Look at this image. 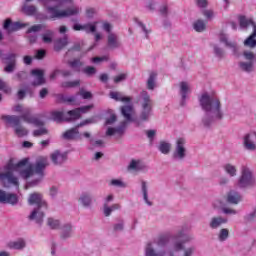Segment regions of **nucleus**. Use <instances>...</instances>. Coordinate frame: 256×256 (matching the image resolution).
<instances>
[{"mask_svg": "<svg viewBox=\"0 0 256 256\" xmlns=\"http://www.w3.org/2000/svg\"><path fill=\"white\" fill-rule=\"evenodd\" d=\"M47 165H49L47 157L38 158L35 165L29 163V158H24L18 163H14L11 159L0 171V184L4 189H11V187L19 189V176H17V173L22 179H29L36 173L38 178L30 182V185H38L45 175L43 172Z\"/></svg>", "mask_w": 256, "mask_h": 256, "instance_id": "f257e3e1", "label": "nucleus"}, {"mask_svg": "<svg viewBox=\"0 0 256 256\" xmlns=\"http://www.w3.org/2000/svg\"><path fill=\"white\" fill-rule=\"evenodd\" d=\"M186 143L187 142L184 138L177 139L176 147L173 152V159H175V161H183V159L187 157V147H185Z\"/></svg>", "mask_w": 256, "mask_h": 256, "instance_id": "9b49d317", "label": "nucleus"}, {"mask_svg": "<svg viewBox=\"0 0 256 256\" xmlns=\"http://www.w3.org/2000/svg\"><path fill=\"white\" fill-rule=\"evenodd\" d=\"M158 149L163 155H169L171 152V144L165 141L160 142Z\"/></svg>", "mask_w": 256, "mask_h": 256, "instance_id": "a19ab883", "label": "nucleus"}, {"mask_svg": "<svg viewBox=\"0 0 256 256\" xmlns=\"http://www.w3.org/2000/svg\"><path fill=\"white\" fill-rule=\"evenodd\" d=\"M83 31H85V33H95L97 31V22L84 24Z\"/></svg>", "mask_w": 256, "mask_h": 256, "instance_id": "a18cd8bd", "label": "nucleus"}, {"mask_svg": "<svg viewBox=\"0 0 256 256\" xmlns=\"http://www.w3.org/2000/svg\"><path fill=\"white\" fill-rule=\"evenodd\" d=\"M195 239L193 234H186L182 241H176L171 247H167V239L159 238L149 242L144 248V256H175V253L182 251V256H193L197 248L195 245H185Z\"/></svg>", "mask_w": 256, "mask_h": 256, "instance_id": "f03ea898", "label": "nucleus"}, {"mask_svg": "<svg viewBox=\"0 0 256 256\" xmlns=\"http://www.w3.org/2000/svg\"><path fill=\"white\" fill-rule=\"evenodd\" d=\"M141 192L143 195V200L148 205V207H151L153 205V202L149 200V186L147 185V182L141 181Z\"/></svg>", "mask_w": 256, "mask_h": 256, "instance_id": "393cba45", "label": "nucleus"}, {"mask_svg": "<svg viewBox=\"0 0 256 256\" xmlns=\"http://www.w3.org/2000/svg\"><path fill=\"white\" fill-rule=\"evenodd\" d=\"M109 113L110 117L106 119L105 125H113V123L117 121V116L115 115V113H113V111H109Z\"/></svg>", "mask_w": 256, "mask_h": 256, "instance_id": "6e6d98bb", "label": "nucleus"}, {"mask_svg": "<svg viewBox=\"0 0 256 256\" xmlns=\"http://www.w3.org/2000/svg\"><path fill=\"white\" fill-rule=\"evenodd\" d=\"M242 145L246 151H256V132L251 131L242 138Z\"/></svg>", "mask_w": 256, "mask_h": 256, "instance_id": "f8f14e48", "label": "nucleus"}, {"mask_svg": "<svg viewBox=\"0 0 256 256\" xmlns=\"http://www.w3.org/2000/svg\"><path fill=\"white\" fill-rule=\"evenodd\" d=\"M0 203L2 205L17 207V205H21V198L16 193L7 192L3 188H0Z\"/></svg>", "mask_w": 256, "mask_h": 256, "instance_id": "9d476101", "label": "nucleus"}, {"mask_svg": "<svg viewBox=\"0 0 256 256\" xmlns=\"http://www.w3.org/2000/svg\"><path fill=\"white\" fill-rule=\"evenodd\" d=\"M62 87H64L65 89H68L71 87H79V80L63 82Z\"/></svg>", "mask_w": 256, "mask_h": 256, "instance_id": "09e8293b", "label": "nucleus"}, {"mask_svg": "<svg viewBox=\"0 0 256 256\" xmlns=\"http://www.w3.org/2000/svg\"><path fill=\"white\" fill-rule=\"evenodd\" d=\"M97 15V10L95 8H86V17L88 19H93Z\"/></svg>", "mask_w": 256, "mask_h": 256, "instance_id": "5fc2aeb1", "label": "nucleus"}, {"mask_svg": "<svg viewBox=\"0 0 256 256\" xmlns=\"http://www.w3.org/2000/svg\"><path fill=\"white\" fill-rule=\"evenodd\" d=\"M197 7H200V9H203L209 5V2L207 0H196Z\"/></svg>", "mask_w": 256, "mask_h": 256, "instance_id": "338daca9", "label": "nucleus"}, {"mask_svg": "<svg viewBox=\"0 0 256 256\" xmlns=\"http://www.w3.org/2000/svg\"><path fill=\"white\" fill-rule=\"evenodd\" d=\"M255 219H256V208L254 209V211L250 212L245 216V221H247L248 223H251V221H255Z\"/></svg>", "mask_w": 256, "mask_h": 256, "instance_id": "052dcab7", "label": "nucleus"}, {"mask_svg": "<svg viewBox=\"0 0 256 256\" xmlns=\"http://www.w3.org/2000/svg\"><path fill=\"white\" fill-rule=\"evenodd\" d=\"M0 91H3L4 93H11V87L7 85L3 80H0Z\"/></svg>", "mask_w": 256, "mask_h": 256, "instance_id": "13d9d810", "label": "nucleus"}, {"mask_svg": "<svg viewBox=\"0 0 256 256\" xmlns=\"http://www.w3.org/2000/svg\"><path fill=\"white\" fill-rule=\"evenodd\" d=\"M12 110L14 111V113H20V116L4 115L2 116V120L8 123V125H11L13 129L21 125V120L24 121V123L34 125L35 127H43L45 125V123L41 119L31 114V108L29 107H24L21 104H17L12 108Z\"/></svg>", "mask_w": 256, "mask_h": 256, "instance_id": "20e7f679", "label": "nucleus"}, {"mask_svg": "<svg viewBox=\"0 0 256 256\" xmlns=\"http://www.w3.org/2000/svg\"><path fill=\"white\" fill-rule=\"evenodd\" d=\"M213 49H214V55L218 57V59H223V57H225V50H223V48H221L219 44H214Z\"/></svg>", "mask_w": 256, "mask_h": 256, "instance_id": "49530a36", "label": "nucleus"}, {"mask_svg": "<svg viewBox=\"0 0 256 256\" xmlns=\"http://www.w3.org/2000/svg\"><path fill=\"white\" fill-rule=\"evenodd\" d=\"M239 25L240 29H247V27H252V34L244 41L245 47H250V49H254L256 47V23L252 18H248L245 16L239 17Z\"/></svg>", "mask_w": 256, "mask_h": 256, "instance_id": "1a4fd4ad", "label": "nucleus"}, {"mask_svg": "<svg viewBox=\"0 0 256 256\" xmlns=\"http://www.w3.org/2000/svg\"><path fill=\"white\" fill-rule=\"evenodd\" d=\"M89 123H93V120H84L80 124H78L75 128L67 130L63 134L64 139H81V134L79 133V127H85V125H89Z\"/></svg>", "mask_w": 256, "mask_h": 256, "instance_id": "ddd939ff", "label": "nucleus"}, {"mask_svg": "<svg viewBox=\"0 0 256 256\" xmlns=\"http://www.w3.org/2000/svg\"><path fill=\"white\" fill-rule=\"evenodd\" d=\"M68 43H69V41H68L67 36L57 39L54 43L55 51H61V49H63Z\"/></svg>", "mask_w": 256, "mask_h": 256, "instance_id": "c9c22d12", "label": "nucleus"}, {"mask_svg": "<svg viewBox=\"0 0 256 256\" xmlns=\"http://www.w3.org/2000/svg\"><path fill=\"white\" fill-rule=\"evenodd\" d=\"M91 109H93V105L82 106L74 110H69L67 113L54 111L52 112V119L56 121V123H61L62 121L72 123L73 121H77V119H81V114L87 113L91 111Z\"/></svg>", "mask_w": 256, "mask_h": 256, "instance_id": "423d86ee", "label": "nucleus"}, {"mask_svg": "<svg viewBox=\"0 0 256 256\" xmlns=\"http://www.w3.org/2000/svg\"><path fill=\"white\" fill-rule=\"evenodd\" d=\"M113 229L116 232L123 231L125 229V221L118 220V222L114 224Z\"/></svg>", "mask_w": 256, "mask_h": 256, "instance_id": "8fccbe9b", "label": "nucleus"}, {"mask_svg": "<svg viewBox=\"0 0 256 256\" xmlns=\"http://www.w3.org/2000/svg\"><path fill=\"white\" fill-rule=\"evenodd\" d=\"M43 27H44L43 24H36L27 30L26 33L28 35L27 37H28L29 43L37 42V33H39V31H41V29H43Z\"/></svg>", "mask_w": 256, "mask_h": 256, "instance_id": "f3484780", "label": "nucleus"}, {"mask_svg": "<svg viewBox=\"0 0 256 256\" xmlns=\"http://www.w3.org/2000/svg\"><path fill=\"white\" fill-rule=\"evenodd\" d=\"M69 67L73 69L74 71H81V67H83V62L79 59H74L68 62Z\"/></svg>", "mask_w": 256, "mask_h": 256, "instance_id": "37998d69", "label": "nucleus"}, {"mask_svg": "<svg viewBox=\"0 0 256 256\" xmlns=\"http://www.w3.org/2000/svg\"><path fill=\"white\" fill-rule=\"evenodd\" d=\"M28 203L29 205H36V208L31 212L28 219L41 225L43 223V217H45L44 211L47 209V202L43 200V195L37 192L30 194Z\"/></svg>", "mask_w": 256, "mask_h": 256, "instance_id": "39448f33", "label": "nucleus"}, {"mask_svg": "<svg viewBox=\"0 0 256 256\" xmlns=\"http://www.w3.org/2000/svg\"><path fill=\"white\" fill-rule=\"evenodd\" d=\"M22 13L25 15H28L30 17H33L37 14V7L35 5H27L24 4L21 8Z\"/></svg>", "mask_w": 256, "mask_h": 256, "instance_id": "473e14b6", "label": "nucleus"}, {"mask_svg": "<svg viewBox=\"0 0 256 256\" xmlns=\"http://www.w3.org/2000/svg\"><path fill=\"white\" fill-rule=\"evenodd\" d=\"M121 113L126 121H132L131 116L134 113L133 105H126L121 107Z\"/></svg>", "mask_w": 256, "mask_h": 256, "instance_id": "c756f323", "label": "nucleus"}, {"mask_svg": "<svg viewBox=\"0 0 256 256\" xmlns=\"http://www.w3.org/2000/svg\"><path fill=\"white\" fill-rule=\"evenodd\" d=\"M82 71L88 76L95 75V73H97V69H95L93 66H87Z\"/></svg>", "mask_w": 256, "mask_h": 256, "instance_id": "603ef678", "label": "nucleus"}, {"mask_svg": "<svg viewBox=\"0 0 256 256\" xmlns=\"http://www.w3.org/2000/svg\"><path fill=\"white\" fill-rule=\"evenodd\" d=\"M201 109L205 112L202 117V125L206 129L213 127L217 121L223 119V111L221 110V100L214 92H204L199 98Z\"/></svg>", "mask_w": 256, "mask_h": 256, "instance_id": "7ed1b4c3", "label": "nucleus"}, {"mask_svg": "<svg viewBox=\"0 0 256 256\" xmlns=\"http://www.w3.org/2000/svg\"><path fill=\"white\" fill-rule=\"evenodd\" d=\"M238 67L240 71H243L244 73H253V71H255V64L253 61H240L238 63Z\"/></svg>", "mask_w": 256, "mask_h": 256, "instance_id": "a878e982", "label": "nucleus"}, {"mask_svg": "<svg viewBox=\"0 0 256 256\" xmlns=\"http://www.w3.org/2000/svg\"><path fill=\"white\" fill-rule=\"evenodd\" d=\"M31 75L32 77H34L32 85L38 86V85H43L45 83L43 70L34 69L31 71Z\"/></svg>", "mask_w": 256, "mask_h": 256, "instance_id": "412c9836", "label": "nucleus"}, {"mask_svg": "<svg viewBox=\"0 0 256 256\" xmlns=\"http://www.w3.org/2000/svg\"><path fill=\"white\" fill-rule=\"evenodd\" d=\"M48 131L46 128H40L38 130L33 131V136L34 137H41V135H47Z\"/></svg>", "mask_w": 256, "mask_h": 256, "instance_id": "bf43d9fd", "label": "nucleus"}, {"mask_svg": "<svg viewBox=\"0 0 256 256\" xmlns=\"http://www.w3.org/2000/svg\"><path fill=\"white\" fill-rule=\"evenodd\" d=\"M243 201V196H241V193L230 190L227 194V202L230 203V205H239Z\"/></svg>", "mask_w": 256, "mask_h": 256, "instance_id": "aec40b11", "label": "nucleus"}, {"mask_svg": "<svg viewBox=\"0 0 256 256\" xmlns=\"http://www.w3.org/2000/svg\"><path fill=\"white\" fill-rule=\"evenodd\" d=\"M102 29H103V31H106V33H109V35H111L113 25H111V23H109V22H104L102 24Z\"/></svg>", "mask_w": 256, "mask_h": 256, "instance_id": "680f3d73", "label": "nucleus"}, {"mask_svg": "<svg viewBox=\"0 0 256 256\" xmlns=\"http://www.w3.org/2000/svg\"><path fill=\"white\" fill-rule=\"evenodd\" d=\"M193 29L196 30L197 33H203V31H205V29H207V24L205 23V21L199 19L196 20L193 23Z\"/></svg>", "mask_w": 256, "mask_h": 256, "instance_id": "4c0bfd02", "label": "nucleus"}, {"mask_svg": "<svg viewBox=\"0 0 256 256\" xmlns=\"http://www.w3.org/2000/svg\"><path fill=\"white\" fill-rule=\"evenodd\" d=\"M243 57L246 61H253L255 59V54L252 51L245 50L243 52Z\"/></svg>", "mask_w": 256, "mask_h": 256, "instance_id": "864d4df0", "label": "nucleus"}, {"mask_svg": "<svg viewBox=\"0 0 256 256\" xmlns=\"http://www.w3.org/2000/svg\"><path fill=\"white\" fill-rule=\"evenodd\" d=\"M55 38V32L52 30H46L44 33L41 34L42 42L46 45L53 43V39Z\"/></svg>", "mask_w": 256, "mask_h": 256, "instance_id": "7c9ffc66", "label": "nucleus"}, {"mask_svg": "<svg viewBox=\"0 0 256 256\" xmlns=\"http://www.w3.org/2000/svg\"><path fill=\"white\" fill-rule=\"evenodd\" d=\"M256 185V178L253 169L248 165H242L240 168V176L237 180L238 189H253Z\"/></svg>", "mask_w": 256, "mask_h": 256, "instance_id": "0eeeda50", "label": "nucleus"}, {"mask_svg": "<svg viewBox=\"0 0 256 256\" xmlns=\"http://www.w3.org/2000/svg\"><path fill=\"white\" fill-rule=\"evenodd\" d=\"M139 103L141 107L140 121H149L153 117V99L147 90L140 92Z\"/></svg>", "mask_w": 256, "mask_h": 256, "instance_id": "6e6552de", "label": "nucleus"}, {"mask_svg": "<svg viewBox=\"0 0 256 256\" xmlns=\"http://www.w3.org/2000/svg\"><path fill=\"white\" fill-rule=\"evenodd\" d=\"M28 25L29 23L13 22L11 18H7L3 23V29L7 31V33H14V31H19V29L28 27Z\"/></svg>", "mask_w": 256, "mask_h": 256, "instance_id": "2eb2a0df", "label": "nucleus"}, {"mask_svg": "<svg viewBox=\"0 0 256 256\" xmlns=\"http://www.w3.org/2000/svg\"><path fill=\"white\" fill-rule=\"evenodd\" d=\"M223 169L225 173L230 177H237V166L231 163H226L223 165Z\"/></svg>", "mask_w": 256, "mask_h": 256, "instance_id": "f704fd0d", "label": "nucleus"}, {"mask_svg": "<svg viewBox=\"0 0 256 256\" xmlns=\"http://www.w3.org/2000/svg\"><path fill=\"white\" fill-rule=\"evenodd\" d=\"M16 58L17 54L15 53H10L4 58V61H6L7 63V66L4 68V71L6 73H13V71L15 70Z\"/></svg>", "mask_w": 256, "mask_h": 256, "instance_id": "6ab92c4d", "label": "nucleus"}, {"mask_svg": "<svg viewBox=\"0 0 256 256\" xmlns=\"http://www.w3.org/2000/svg\"><path fill=\"white\" fill-rule=\"evenodd\" d=\"M34 16H36V19H38V21H47V19H57V18H51V14H49V13L43 14V13L36 12V14Z\"/></svg>", "mask_w": 256, "mask_h": 256, "instance_id": "3c124183", "label": "nucleus"}, {"mask_svg": "<svg viewBox=\"0 0 256 256\" xmlns=\"http://www.w3.org/2000/svg\"><path fill=\"white\" fill-rule=\"evenodd\" d=\"M61 239H71L73 237V225L66 223L61 227Z\"/></svg>", "mask_w": 256, "mask_h": 256, "instance_id": "5701e85b", "label": "nucleus"}, {"mask_svg": "<svg viewBox=\"0 0 256 256\" xmlns=\"http://www.w3.org/2000/svg\"><path fill=\"white\" fill-rule=\"evenodd\" d=\"M157 88V72H151L146 81V89L148 91H155Z\"/></svg>", "mask_w": 256, "mask_h": 256, "instance_id": "b1692460", "label": "nucleus"}, {"mask_svg": "<svg viewBox=\"0 0 256 256\" xmlns=\"http://www.w3.org/2000/svg\"><path fill=\"white\" fill-rule=\"evenodd\" d=\"M144 169H146V166L141 160H132L128 165L129 171H144Z\"/></svg>", "mask_w": 256, "mask_h": 256, "instance_id": "c85d7f7f", "label": "nucleus"}, {"mask_svg": "<svg viewBox=\"0 0 256 256\" xmlns=\"http://www.w3.org/2000/svg\"><path fill=\"white\" fill-rule=\"evenodd\" d=\"M93 201V198L90 196V194L84 193L79 198V203L83 205V207H91V203Z\"/></svg>", "mask_w": 256, "mask_h": 256, "instance_id": "e433bc0d", "label": "nucleus"}, {"mask_svg": "<svg viewBox=\"0 0 256 256\" xmlns=\"http://www.w3.org/2000/svg\"><path fill=\"white\" fill-rule=\"evenodd\" d=\"M125 129H127V121H122L118 127H108L106 131L107 137H115V139H121L125 135Z\"/></svg>", "mask_w": 256, "mask_h": 256, "instance_id": "4468645a", "label": "nucleus"}, {"mask_svg": "<svg viewBox=\"0 0 256 256\" xmlns=\"http://www.w3.org/2000/svg\"><path fill=\"white\" fill-rule=\"evenodd\" d=\"M120 46L119 38L115 34L110 33L108 35V47H110V49H117Z\"/></svg>", "mask_w": 256, "mask_h": 256, "instance_id": "2f4dec72", "label": "nucleus"}, {"mask_svg": "<svg viewBox=\"0 0 256 256\" xmlns=\"http://www.w3.org/2000/svg\"><path fill=\"white\" fill-rule=\"evenodd\" d=\"M110 98L114 99V101H121L122 103H131V97L124 96L121 92H110Z\"/></svg>", "mask_w": 256, "mask_h": 256, "instance_id": "cd10ccee", "label": "nucleus"}, {"mask_svg": "<svg viewBox=\"0 0 256 256\" xmlns=\"http://www.w3.org/2000/svg\"><path fill=\"white\" fill-rule=\"evenodd\" d=\"M227 223V219L218 216V217H212L209 222L210 229H218V227H221V225H225Z\"/></svg>", "mask_w": 256, "mask_h": 256, "instance_id": "bb28decb", "label": "nucleus"}, {"mask_svg": "<svg viewBox=\"0 0 256 256\" xmlns=\"http://www.w3.org/2000/svg\"><path fill=\"white\" fill-rule=\"evenodd\" d=\"M14 132H15V135H17V137H25L29 135V130H27V128H25L21 124H18V126L14 128Z\"/></svg>", "mask_w": 256, "mask_h": 256, "instance_id": "ea45409f", "label": "nucleus"}, {"mask_svg": "<svg viewBox=\"0 0 256 256\" xmlns=\"http://www.w3.org/2000/svg\"><path fill=\"white\" fill-rule=\"evenodd\" d=\"M218 39L221 43L225 45L228 49H231V51L236 55L237 51H239V47L237 46V43L229 40V36L227 34L220 32L218 34Z\"/></svg>", "mask_w": 256, "mask_h": 256, "instance_id": "dca6fc26", "label": "nucleus"}, {"mask_svg": "<svg viewBox=\"0 0 256 256\" xmlns=\"http://www.w3.org/2000/svg\"><path fill=\"white\" fill-rule=\"evenodd\" d=\"M191 93V85L187 82L180 83V95L182 97L181 105H185V101H187V95Z\"/></svg>", "mask_w": 256, "mask_h": 256, "instance_id": "4be33fe9", "label": "nucleus"}, {"mask_svg": "<svg viewBox=\"0 0 256 256\" xmlns=\"http://www.w3.org/2000/svg\"><path fill=\"white\" fill-rule=\"evenodd\" d=\"M126 79H127V74L122 73L114 77V83H121V81H125Z\"/></svg>", "mask_w": 256, "mask_h": 256, "instance_id": "0e129e2a", "label": "nucleus"}, {"mask_svg": "<svg viewBox=\"0 0 256 256\" xmlns=\"http://www.w3.org/2000/svg\"><path fill=\"white\" fill-rule=\"evenodd\" d=\"M121 209V205L119 204H112L111 206L109 205H103V213L105 217H111V213L113 211H119Z\"/></svg>", "mask_w": 256, "mask_h": 256, "instance_id": "72a5a7b5", "label": "nucleus"}, {"mask_svg": "<svg viewBox=\"0 0 256 256\" xmlns=\"http://www.w3.org/2000/svg\"><path fill=\"white\" fill-rule=\"evenodd\" d=\"M109 185L110 187H118L119 189H125V187H127V183L121 178L110 180Z\"/></svg>", "mask_w": 256, "mask_h": 256, "instance_id": "79ce46f5", "label": "nucleus"}, {"mask_svg": "<svg viewBox=\"0 0 256 256\" xmlns=\"http://www.w3.org/2000/svg\"><path fill=\"white\" fill-rule=\"evenodd\" d=\"M202 13L208 21L215 18V12L213 10H204Z\"/></svg>", "mask_w": 256, "mask_h": 256, "instance_id": "4d7b16f0", "label": "nucleus"}, {"mask_svg": "<svg viewBox=\"0 0 256 256\" xmlns=\"http://www.w3.org/2000/svg\"><path fill=\"white\" fill-rule=\"evenodd\" d=\"M47 225L50 229H61V222L55 218H48Z\"/></svg>", "mask_w": 256, "mask_h": 256, "instance_id": "c03bdc74", "label": "nucleus"}, {"mask_svg": "<svg viewBox=\"0 0 256 256\" xmlns=\"http://www.w3.org/2000/svg\"><path fill=\"white\" fill-rule=\"evenodd\" d=\"M79 95H81L83 99H91L92 97L91 92H87L85 90H80Z\"/></svg>", "mask_w": 256, "mask_h": 256, "instance_id": "774afa93", "label": "nucleus"}, {"mask_svg": "<svg viewBox=\"0 0 256 256\" xmlns=\"http://www.w3.org/2000/svg\"><path fill=\"white\" fill-rule=\"evenodd\" d=\"M155 135H157V131L146 130V136L149 138L150 143H153V139H155Z\"/></svg>", "mask_w": 256, "mask_h": 256, "instance_id": "e2e57ef3", "label": "nucleus"}, {"mask_svg": "<svg viewBox=\"0 0 256 256\" xmlns=\"http://www.w3.org/2000/svg\"><path fill=\"white\" fill-rule=\"evenodd\" d=\"M92 63H101L102 61H109V56L94 57L91 59Z\"/></svg>", "mask_w": 256, "mask_h": 256, "instance_id": "69168bd1", "label": "nucleus"}, {"mask_svg": "<svg viewBox=\"0 0 256 256\" xmlns=\"http://www.w3.org/2000/svg\"><path fill=\"white\" fill-rule=\"evenodd\" d=\"M25 246H26V243L23 239H18L16 241L9 243L10 249L21 250V249H25Z\"/></svg>", "mask_w": 256, "mask_h": 256, "instance_id": "58836bf2", "label": "nucleus"}, {"mask_svg": "<svg viewBox=\"0 0 256 256\" xmlns=\"http://www.w3.org/2000/svg\"><path fill=\"white\" fill-rule=\"evenodd\" d=\"M227 239H229V230L227 228H223L218 234V240L223 243V241H227Z\"/></svg>", "mask_w": 256, "mask_h": 256, "instance_id": "de8ad7c7", "label": "nucleus"}, {"mask_svg": "<svg viewBox=\"0 0 256 256\" xmlns=\"http://www.w3.org/2000/svg\"><path fill=\"white\" fill-rule=\"evenodd\" d=\"M50 159L54 165H62L67 160V154L59 150H55L50 154Z\"/></svg>", "mask_w": 256, "mask_h": 256, "instance_id": "a211bd4d", "label": "nucleus"}]
</instances>
